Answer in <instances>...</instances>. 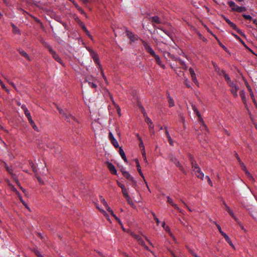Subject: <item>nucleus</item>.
<instances>
[{"label": "nucleus", "mask_w": 257, "mask_h": 257, "mask_svg": "<svg viewBox=\"0 0 257 257\" xmlns=\"http://www.w3.org/2000/svg\"><path fill=\"white\" fill-rule=\"evenodd\" d=\"M141 41L146 51L155 58L156 63L160 61L161 60L160 57L156 54L155 51L153 50L151 46L143 40H141Z\"/></svg>", "instance_id": "obj_1"}, {"label": "nucleus", "mask_w": 257, "mask_h": 257, "mask_svg": "<svg viewBox=\"0 0 257 257\" xmlns=\"http://www.w3.org/2000/svg\"><path fill=\"white\" fill-rule=\"evenodd\" d=\"M141 41L146 51L155 58L156 63L160 61L161 60L160 57L156 54L155 51L153 50L151 46L143 40H141Z\"/></svg>", "instance_id": "obj_2"}, {"label": "nucleus", "mask_w": 257, "mask_h": 257, "mask_svg": "<svg viewBox=\"0 0 257 257\" xmlns=\"http://www.w3.org/2000/svg\"><path fill=\"white\" fill-rule=\"evenodd\" d=\"M57 108L59 113L62 115V117L67 121L70 122L72 120H74L78 122L77 120L73 116L71 115L67 110H63L58 106H57Z\"/></svg>", "instance_id": "obj_3"}, {"label": "nucleus", "mask_w": 257, "mask_h": 257, "mask_svg": "<svg viewBox=\"0 0 257 257\" xmlns=\"http://www.w3.org/2000/svg\"><path fill=\"white\" fill-rule=\"evenodd\" d=\"M122 174L123 176L127 180L131 181L132 183V186L136 188L137 186V182L135 180L133 177H132L127 171H121Z\"/></svg>", "instance_id": "obj_4"}, {"label": "nucleus", "mask_w": 257, "mask_h": 257, "mask_svg": "<svg viewBox=\"0 0 257 257\" xmlns=\"http://www.w3.org/2000/svg\"><path fill=\"white\" fill-rule=\"evenodd\" d=\"M125 32L128 38H129L132 42H135L138 40L139 37L134 35L132 32L129 31L128 30L126 29Z\"/></svg>", "instance_id": "obj_5"}, {"label": "nucleus", "mask_w": 257, "mask_h": 257, "mask_svg": "<svg viewBox=\"0 0 257 257\" xmlns=\"http://www.w3.org/2000/svg\"><path fill=\"white\" fill-rule=\"evenodd\" d=\"M167 202L172 206L175 209H177L179 212L182 213V210L177 206V204H175L172 199L169 197H167Z\"/></svg>", "instance_id": "obj_6"}, {"label": "nucleus", "mask_w": 257, "mask_h": 257, "mask_svg": "<svg viewBox=\"0 0 257 257\" xmlns=\"http://www.w3.org/2000/svg\"><path fill=\"white\" fill-rule=\"evenodd\" d=\"M189 71L190 72V75H191V78H192V80L193 81V82L196 85H198V81L197 80V78H196V74H195V73L193 70V68H192L191 67H190L189 69Z\"/></svg>", "instance_id": "obj_7"}, {"label": "nucleus", "mask_w": 257, "mask_h": 257, "mask_svg": "<svg viewBox=\"0 0 257 257\" xmlns=\"http://www.w3.org/2000/svg\"><path fill=\"white\" fill-rule=\"evenodd\" d=\"M92 58H93L94 62L99 65V66H100V61L99 60V57L98 54L96 52H91V55H90Z\"/></svg>", "instance_id": "obj_8"}, {"label": "nucleus", "mask_w": 257, "mask_h": 257, "mask_svg": "<svg viewBox=\"0 0 257 257\" xmlns=\"http://www.w3.org/2000/svg\"><path fill=\"white\" fill-rule=\"evenodd\" d=\"M195 172L196 176L201 179H203L204 176V173L201 171L199 167H196V170H193Z\"/></svg>", "instance_id": "obj_9"}, {"label": "nucleus", "mask_w": 257, "mask_h": 257, "mask_svg": "<svg viewBox=\"0 0 257 257\" xmlns=\"http://www.w3.org/2000/svg\"><path fill=\"white\" fill-rule=\"evenodd\" d=\"M50 54L52 55L53 58L58 63L62 64L63 62L61 59V58L59 57V56L53 50L52 52H50Z\"/></svg>", "instance_id": "obj_10"}, {"label": "nucleus", "mask_w": 257, "mask_h": 257, "mask_svg": "<svg viewBox=\"0 0 257 257\" xmlns=\"http://www.w3.org/2000/svg\"><path fill=\"white\" fill-rule=\"evenodd\" d=\"M107 168H108L109 170L111 173V174L113 175L116 174L117 172L114 165L112 163L109 162H107Z\"/></svg>", "instance_id": "obj_11"}, {"label": "nucleus", "mask_w": 257, "mask_h": 257, "mask_svg": "<svg viewBox=\"0 0 257 257\" xmlns=\"http://www.w3.org/2000/svg\"><path fill=\"white\" fill-rule=\"evenodd\" d=\"M189 159L191 163L192 168L193 170H196V167H199L197 164L196 161L194 160L193 157L191 155L189 156Z\"/></svg>", "instance_id": "obj_12"}, {"label": "nucleus", "mask_w": 257, "mask_h": 257, "mask_svg": "<svg viewBox=\"0 0 257 257\" xmlns=\"http://www.w3.org/2000/svg\"><path fill=\"white\" fill-rule=\"evenodd\" d=\"M192 108L194 112L196 113V115L198 116L199 120L201 121V122H203V119L201 117V114L199 111L198 110L197 108L195 106V105L192 104Z\"/></svg>", "instance_id": "obj_13"}, {"label": "nucleus", "mask_w": 257, "mask_h": 257, "mask_svg": "<svg viewBox=\"0 0 257 257\" xmlns=\"http://www.w3.org/2000/svg\"><path fill=\"white\" fill-rule=\"evenodd\" d=\"M232 35L237 39L238 40L243 46L244 47H245L247 50H248L249 51L252 52V51L248 48L246 45L245 44V43L242 40V39L238 36L237 35L232 33Z\"/></svg>", "instance_id": "obj_14"}, {"label": "nucleus", "mask_w": 257, "mask_h": 257, "mask_svg": "<svg viewBox=\"0 0 257 257\" xmlns=\"http://www.w3.org/2000/svg\"><path fill=\"white\" fill-rule=\"evenodd\" d=\"M145 120L147 123V124L149 125V128H150L151 131H152V130H153L154 126L153 124V122L151 120V119L148 116H146Z\"/></svg>", "instance_id": "obj_15"}, {"label": "nucleus", "mask_w": 257, "mask_h": 257, "mask_svg": "<svg viewBox=\"0 0 257 257\" xmlns=\"http://www.w3.org/2000/svg\"><path fill=\"white\" fill-rule=\"evenodd\" d=\"M175 165L179 168V169L185 174H186V172L185 169L182 166V165L180 163L179 161L177 160H175V162L174 163Z\"/></svg>", "instance_id": "obj_16"}, {"label": "nucleus", "mask_w": 257, "mask_h": 257, "mask_svg": "<svg viewBox=\"0 0 257 257\" xmlns=\"http://www.w3.org/2000/svg\"><path fill=\"white\" fill-rule=\"evenodd\" d=\"M150 19L151 20V21L153 23H156V24H161L162 23L161 19L158 16H154L150 18Z\"/></svg>", "instance_id": "obj_17"}, {"label": "nucleus", "mask_w": 257, "mask_h": 257, "mask_svg": "<svg viewBox=\"0 0 257 257\" xmlns=\"http://www.w3.org/2000/svg\"><path fill=\"white\" fill-rule=\"evenodd\" d=\"M167 98L169 107L174 106L175 105V103L173 98L171 97L169 94L167 95Z\"/></svg>", "instance_id": "obj_18"}, {"label": "nucleus", "mask_w": 257, "mask_h": 257, "mask_svg": "<svg viewBox=\"0 0 257 257\" xmlns=\"http://www.w3.org/2000/svg\"><path fill=\"white\" fill-rule=\"evenodd\" d=\"M224 20L232 29H236V25L231 22L228 18L224 17Z\"/></svg>", "instance_id": "obj_19"}, {"label": "nucleus", "mask_w": 257, "mask_h": 257, "mask_svg": "<svg viewBox=\"0 0 257 257\" xmlns=\"http://www.w3.org/2000/svg\"><path fill=\"white\" fill-rule=\"evenodd\" d=\"M20 54L25 58H26L27 60H30V57L28 55V54L24 50L19 49L18 50Z\"/></svg>", "instance_id": "obj_20"}, {"label": "nucleus", "mask_w": 257, "mask_h": 257, "mask_svg": "<svg viewBox=\"0 0 257 257\" xmlns=\"http://www.w3.org/2000/svg\"><path fill=\"white\" fill-rule=\"evenodd\" d=\"M222 235L224 237L225 240L230 245L233 246L230 238L225 233H222Z\"/></svg>", "instance_id": "obj_21"}, {"label": "nucleus", "mask_w": 257, "mask_h": 257, "mask_svg": "<svg viewBox=\"0 0 257 257\" xmlns=\"http://www.w3.org/2000/svg\"><path fill=\"white\" fill-rule=\"evenodd\" d=\"M238 89V87L236 86H235L234 87H232L230 89V91L232 93V94L233 95L234 97H236L237 96V91Z\"/></svg>", "instance_id": "obj_22"}, {"label": "nucleus", "mask_w": 257, "mask_h": 257, "mask_svg": "<svg viewBox=\"0 0 257 257\" xmlns=\"http://www.w3.org/2000/svg\"><path fill=\"white\" fill-rule=\"evenodd\" d=\"M119 154H120L121 157L122 158V159L125 162H127V159H126V158L125 157V153H124L123 150H122V149L121 148H119Z\"/></svg>", "instance_id": "obj_23"}, {"label": "nucleus", "mask_w": 257, "mask_h": 257, "mask_svg": "<svg viewBox=\"0 0 257 257\" xmlns=\"http://www.w3.org/2000/svg\"><path fill=\"white\" fill-rule=\"evenodd\" d=\"M137 241L139 244L143 246L146 250L150 251L149 247L145 244V242L142 238L139 239Z\"/></svg>", "instance_id": "obj_24"}, {"label": "nucleus", "mask_w": 257, "mask_h": 257, "mask_svg": "<svg viewBox=\"0 0 257 257\" xmlns=\"http://www.w3.org/2000/svg\"><path fill=\"white\" fill-rule=\"evenodd\" d=\"M229 6L231 8L232 11H234L236 8L237 5L233 1H229L228 2Z\"/></svg>", "instance_id": "obj_25"}, {"label": "nucleus", "mask_w": 257, "mask_h": 257, "mask_svg": "<svg viewBox=\"0 0 257 257\" xmlns=\"http://www.w3.org/2000/svg\"><path fill=\"white\" fill-rule=\"evenodd\" d=\"M5 167L6 170L8 172V173L13 177L15 175L13 173V170L12 168L11 167L8 166V165L6 164H5Z\"/></svg>", "instance_id": "obj_26"}, {"label": "nucleus", "mask_w": 257, "mask_h": 257, "mask_svg": "<svg viewBox=\"0 0 257 257\" xmlns=\"http://www.w3.org/2000/svg\"><path fill=\"white\" fill-rule=\"evenodd\" d=\"M240 96L241 98L242 101H243L244 104H246V98L245 92L243 90L239 92Z\"/></svg>", "instance_id": "obj_27"}, {"label": "nucleus", "mask_w": 257, "mask_h": 257, "mask_svg": "<svg viewBox=\"0 0 257 257\" xmlns=\"http://www.w3.org/2000/svg\"><path fill=\"white\" fill-rule=\"evenodd\" d=\"M246 10V9L244 7H239L237 6L236 8L235 9V10L234 11L241 13L242 12L245 11Z\"/></svg>", "instance_id": "obj_28"}, {"label": "nucleus", "mask_w": 257, "mask_h": 257, "mask_svg": "<svg viewBox=\"0 0 257 257\" xmlns=\"http://www.w3.org/2000/svg\"><path fill=\"white\" fill-rule=\"evenodd\" d=\"M125 200H126L127 203L130 205L132 207H134V204L130 197V196H126V197H124Z\"/></svg>", "instance_id": "obj_29"}, {"label": "nucleus", "mask_w": 257, "mask_h": 257, "mask_svg": "<svg viewBox=\"0 0 257 257\" xmlns=\"http://www.w3.org/2000/svg\"><path fill=\"white\" fill-rule=\"evenodd\" d=\"M26 116H27L28 119V121L29 122V123L31 124H34V121L32 119V118L31 116V114H30V112H28L27 113L25 114Z\"/></svg>", "instance_id": "obj_30"}, {"label": "nucleus", "mask_w": 257, "mask_h": 257, "mask_svg": "<svg viewBox=\"0 0 257 257\" xmlns=\"http://www.w3.org/2000/svg\"><path fill=\"white\" fill-rule=\"evenodd\" d=\"M12 27H13V32L15 34H20V30L15 25L12 24Z\"/></svg>", "instance_id": "obj_31"}, {"label": "nucleus", "mask_w": 257, "mask_h": 257, "mask_svg": "<svg viewBox=\"0 0 257 257\" xmlns=\"http://www.w3.org/2000/svg\"><path fill=\"white\" fill-rule=\"evenodd\" d=\"M76 8L81 14L84 15L86 17H87V15L85 12L78 5L76 6Z\"/></svg>", "instance_id": "obj_32"}, {"label": "nucleus", "mask_w": 257, "mask_h": 257, "mask_svg": "<svg viewBox=\"0 0 257 257\" xmlns=\"http://www.w3.org/2000/svg\"><path fill=\"white\" fill-rule=\"evenodd\" d=\"M139 142H140L139 147H140L141 150H145V146H144V143H143L142 138H139Z\"/></svg>", "instance_id": "obj_33"}, {"label": "nucleus", "mask_w": 257, "mask_h": 257, "mask_svg": "<svg viewBox=\"0 0 257 257\" xmlns=\"http://www.w3.org/2000/svg\"><path fill=\"white\" fill-rule=\"evenodd\" d=\"M43 45L44 47H45L46 48H47L48 49L50 53L53 50L52 49V47L48 44V43H47L46 42H44Z\"/></svg>", "instance_id": "obj_34"}, {"label": "nucleus", "mask_w": 257, "mask_h": 257, "mask_svg": "<svg viewBox=\"0 0 257 257\" xmlns=\"http://www.w3.org/2000/svg\"><path fill=\"white\" fill-rule=\"evenodd\" d=\"M43 45L44 47H45L46 48H47L48 49L50 53L53 50L52 49V47L48 44V43H47L46 42H44Z\"/></svg>", "instance_id": "obj_35"}, {"label": "nucleus", "mask_w": 257, "mask_h": 257, "mask_svg": "<svg viewBox=\"0 0 257 257\" xmlns=\"http://www.w3.org/2000/svg\"><path fill=\"white\" fill-rule=\"evenodd\" d=\"M245 175L251 181H253L254 179L251 174L247 171V170H245L244 171Z\"/></svg>", "instance_id": "obj_36"}, {"label": "nucleus", "mask_w": 257, "mask_h": 257, "mask_svg": "<svg viewBox=\"0 0 257 257\" xmlns=\"http://www.w3.org/2000/svg\"><path fill=\"white\" fill-rule=\"evenodd\" d=\"M121 191L124 197H126V196H129L127 192V190L125 188V187L123 188V189H121Z\"/></svg>", "instance_id": "obj_37"}, {"label": "nucleus", "mask_w": 257, "mask_h": 257, "mask_svg": "<svg viewBox=\"0 0 257 257\" xmlns=\"http://www.w3.org/2000/svg\"><path fill=\"white\" fill-rule=\"evenodd\" d=\"M222 73H223V76H224V79L226 82H228L231 80L230 78L226 73H225V71H222Z\"/></svg>", "instance_id": "obj_38"}, {"label": "nucleus", "mask_w": 257, "mask_h": 257, "mask_svg": "<svg viewBox=\"0 0 257 257\" xmlns=\"http://www.w3.org/2000/svg\"><path fill=\"white\" fill-rule=\"evenodd\" d=\"M111 144L114 146V147L116 148H117L119 147L118 143L117 141V140L115 139L114 140H113L111 142Z\"/></svg>", "instance_id": "obj_39"}, {"label": "nucleus", "mask_w": 257, "mask_h": 257, "mask_svg": "<svg viewBox=\"0 0 257 257\" xmlns=\"http://www.w3.org/2000/svg\"><path fill=\"white\" fill-rule=\"evenodd\" d=\"M227 212H228V213L229 214V215L235 220V221H237V218L235 216L233 212H232V211L231 210V209H229V210L227 211Z\"/></svg>", "instance_id": "obj_40"}, {"label": "nucleus", "mask_w": 257, "mask_h": 257, "mask_svg": "<svg viewBox=\"0 0 257 257\" xmlns=\"http://www.w3.org/2000/svg\"><path fill=\"white\" fill-rule=\"evenodd\" d=\"M100 201L104 205V207L106 206L108 204L105 199L103 198L102 196H100L99 197Z\"/></svg>", "instance_id": "obj_41"}, {"label": "nucleus", "mask_w": 257, "mask_h": 257, "mask_svg": "<svg viewBox=\"0 0 257 257\" xmlns=\"http://www.w3.org/2000/svg\"><path fill=\"white\" fill-rule=\"evenodd\" d=\"M160 30H161L162 31H163L167 36H168L170 38H172V34L168 31H166V30H165L164 29H163L162 28H159Z\"/></svg>", "instance_id": "obj_42"}, {"label": "nucleus", "mask_w": 257, "mask_h": 257, "mask_svg": "<svg viewBox=\"0 0 257 257\" xmlns=\"http://www.w3.org/2000/svg\"><path fill=\"white\" fill-rule=\"evenodd\" d=\"M227 83L228 85L231 88L234 87L235 86H236V84L233 81H232L231 80H230V81H228V82H227Z\"/></svg>", "instance_id": "obj_43"}, {"label": "nucleus", "mask_w": 257, "mask_h": 257, "mask_svg": "<svg viewBox=\"0 0 257 257\" xmlns=\"http://www.w3.org/2000/svg\"><path fill=\"white\" fill-rule=\"evenodd\" d=\"M131 235H132V236L134 238H135L137 241H138L139 239H140L141 238H142V237H141V236H140L139 235L136 234H135V233H133V232H132V233H131Z\"/></svg>", "instance_id": "obj_44"}, {"label": "nucleus", "mask_w": 257, "mask_h": 257, "mask_svg": "<svg viewBox=\"0 0 257 257\" xmlns=\"http://www.w3.org/2000/svg\"><path fill=\"white\" fill-rule=\"evenodd\" d=\"M106 210L111 214L112 216H115V214H114L112 210L107 205L105 207Z\"/></svg>", "instance_id": "obj_45"}, {"label": "nucleus", "mask_w": 257, "mask_h": 257, "mask_svg": "<svg viewBox=\"0 0 257 257\" xmlns=\"http://www.w3.org/2000/svg\"><path fill=\"white\" fill-rule=\"evenodd\" d=\"M34 252L38 257H44L38 250L35 249H34Z\"/></svg>", "instance_id": "obj_46"}, {"label": "nucleus", "mask_w": 257, "mask_h": 257, "mask_svg": "<svg viewBox=\"0 0 257 257\" xmlns=\"http://www.w3.org/2000/svg\"><path fill=\"white\" fill-rule=\"evenodd\" d=\"M99 68H100V70H101V75H102V77H103V79L104 80L105 82L106 83H107V81L106 77V76H105V75H104V73H103V70H102V68H101V66H99Z\"/></svg>", "instance_id": "obj_47"}, {"label": "nucleus", "mask_w": 257, "mask_h": 257, "mask_svg": "<svg viewBox=\"0 0 257 257\" xmlns=\"http://www.w3.org/2000/svg\"><path fill=\"white\" fill-rule=\"evenodd\" d=\"M89 86L92 88H95L97 87V85L93 82L91 81H88Z\"/></svg>", "instance_id": "obj_48"}, {"label": "nucleus", "mask_w": 257, "mask_h": 257, "mask_svg": "<svg viewBox=\"0 0 257 257\" xmlns=\"http://www.w3.org/2000/svg\"><path fill=\"white\" fill-rule=\"evenodd\" d=\"M30 164L31 166V168L33 171V172H37V168H36V167L35 166V165L32 163V162H30Z\"/></svg>", "instance_id": "obj_49"}, {"label": "nucleus", "mask_w": 257, "mask_h": 257, "mask_svg": "<svg viewBox=\"0 0 257 257\" xmlns=\"http://www.w3.org/2000/svg\"><path fill=\"white\" fill-rule=\"evenodd\" d=\"M21 108L24 110L25 114H26L29 112L25 105H23Z\"/></svg>", "instance_id": "obj_50"}, {"label": "nucleus", "mask_w": 257, "mask_h": 257, "mask_svg": "<svg viewBox=\"0 0 257 257\" xmlns=\"http://www.w3.org/2000/svg\"><path fill=\"white\" fill-rule=\"evenodd\" d=\"M169 159L173 163L175 162V160H177V159L173 155H170Z\"/></svg>", "instance_id": "obj_51"}, {"label": "nucleus", "mask_w": 257, "mask_h": 257, "mask_svg": "<svg viewBox=\"0 0 257 257\" xmlns=\"http://www.w3.org/2000/svg\"><path fill=\"white\" fill-rule=\"evenodd\" d=\"M95 79V77L92 76H89L87 78V79L85 80L86 81L88 82V81H93Z\"/></svg>", "instance_id": "obj_52"}, {"label": "nucleus", "mask_w": 257, "mask_h": 257, "mask_svg": "<svg viewBox=\"0 0 257 257\" xmlns=\"http://www.w3.org/2000/svg\"><path fill=\"white\" fill-rule=\"evenodd\" d=\"M242 16L245 19L250 21L252 20V17L250 15H243Z\"/></svg>", "instance_id": "obj_53"}, {"label": "nucleus", "mask_w": 257, "mask_h": 257, "mask_svg": "<svg viewBox=\"0 0 257 257\" xmlns=\"http://www.w3.org/2000/svg\"><path fill=\"white\" fill-rule=\"evenodd\" d=\"M215 225H216V227H217V229H218V231H219L221 235H222V233H224V232H223V231H222L221 228V227H220V226L219 224H217L216 223H215Z\"/></svg>", "instance_id": "obj_54"}, {"label": "nucleus", "mask_w": 257, "mask_h": 257, "mask_svg": "<svg viewBox=\"0 0 257 257\" xmlns=\"http://www.w3.org/2000/svg\"><path fill=\"white\" fill-rule=\"evenodd\" d=\"M222 204L223 205H224V209L227 211L228 210H229V209H230V208L227 206V205L226 204V203L224 201H223V202H222Z\"/></svg>", "instance_id": "obj_55"}, {"label": "nucleus", "mask_w": 257, "mask_h": 257, "mask_svg": "<svg viewBox=\"0 0 257 257\" xmlns=\"http://www.w3.org/2000/svg\"><path fill=\"white\" fill-rule=\"evenodd\" d=\"M136 166H137V170L139 172V171L141 170V166L140 165V163H139V161L138 160H137L136 161Z\"/></svg>", "instance_id": "obj_56"}, {"label": "nucleus", "mask_w": 257, "mask_h": 257, "mask_svg": "<svg viewBox=\"0 0 257 257\" xmlns=\"http://www.w3.org/2000/svg\"><path fill=\"white\" fill-rule=\"evenodd\" d=\"M18 186H19V187H20V189H21V190H22V191L25 193V194L26 195H27V193H28V192H27V191H26L24 188H23V187H22V186L19 184V183H18Z\"/></svg>", "instance_id": "obj_57"}, {"label": "nucleus", "mask_w": 257, "mask_h": 257, "mask_svg": "<svg viewBox=\"0 0 257 257\" xmlns=\"http://www.w3.org/2000/svg\"><path fill=\"white\" fill-rule=\"evenodd\" d=\"M184 84L188 87L190 88L191 87L189 82L188 81L187 79H185L184 80Z\"/></svg>", "instance_id": "obj_58"}, {"label": "nucleus", "mask_w": 257, "mask_h": 257, "mask_svg": "<svg viewBox=\"0 0 257 257\" xmlns=\"http://www.w3.org/2000/svg\"><path fill=\"white\" fill-rule=\"evenodd\" d=\"M108 137L110 141L111 142L113 140H114L115 138H114L111 132H109L108 134Z\"/></svg>", "instance_id": "obj_59"}, {"label": "nucleus", "mask_w": 257, "mask_h": 257, "mask_svg": "<svg viewBox=\"0 0 257 257\" xmlns=\"http://www.w3.org/2000/svg\"><path fill=\"white\" fill-rule=\"evenodd\" d=\"M0 85H1L2 87L6 91H8V90L6 88L5 85L3 83V81L0 79Z\"/></svg>", "instance_id": "obj_60"}, {"label": "nucleus", "mask_w": 257, "mask_h": 257, "mask_svg": "<svg viewBox=\"0 0 257 257\" xmlns=\"http://www.w3.org/2000/svg\"><path fill=\"white\" fill-rule=\"evenodd\" d=\"M206 178L207 179V182H208V184L210 186H212L213 184H212V181H211V179H210V178L209 177V176H206Z\"/></svg>", "instance_id": "obj_61"}, {"label": "nucleus", "mask_w": 257, "mask_h": 257, "mask_svg": "<svg viewBox=\"0 0 257 257\" xmlns=\"http://www.w3.org/2000/svg\"><path fill=\"white\" fill-rule=\"evenodd\" d=\"M157 64L158 65H159L161 67H162L164 69L165 68V65L162 63V62L161 60L160 61H159L158 62H157Z\"/></svg>", "instance_id": "obj_62"}, {"label": "nucleus", "mask_w": 257, "mask_h": 257, "mask_svg": "<svg viewBox=\"0 0 257 257\" xmlns=\"http://www.w3.org/2000/svg\"><path fill=\"white\" fill-rule=\"evenodd\" d=\"M189 252L192 254V255L194 256V257H199L198 256L196 253H195V252H194L193 251V250L191 249H189Z\"/></svg>", "instance_id": "obj_63"}, {"label": "nucleus", "mask_w": 257, "mask_h": 257, "mask_svg": "<svg viewBox=\"0 0 257 257\" xmlns=\"http://www.w3.org/2000/svg\"><path fill=\"white\" fill-rule=\"evenodd\" d=\"M117 184L121 189H123L125 187L124 185L118 181H117Z\"/></svg>", "instance_id": "obj_64"}]
</instances>
